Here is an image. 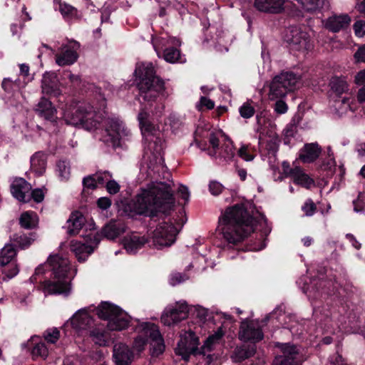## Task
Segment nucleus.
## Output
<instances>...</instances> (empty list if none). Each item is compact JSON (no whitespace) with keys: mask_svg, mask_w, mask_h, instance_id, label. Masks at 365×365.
Segmentation results:
<instances>
[{"mask_svg":"<svg viewBox=\"0 0 365 365\" xmlns=\"http://www.w3.org/2000/svg\"><path fill=\"white\" fill-rule=\"evenodd\" d=\"M255 352L256 348L254 345L237 347L233 351L232 359L235 362H241L252 356Z\"/></svg>","mask_w":365,"mask_h":365,"instance_id":"e433bc0d","label":"nucleus"},{"mask_svg":"<svg viewBox=\"0 0 365 365\" xmlns=\"http://www.w3.org/2000/svg\"><path fill=\"white\" fill-rule=\"evenodd\" d=\"M16 253V250L13 245H6L0 252V265L4 267L10 263L15 262Z\"/></svg>","mask_w":365,"mask_h":365,"instance_id":"4c0bfd02","label":"nucleus"},{"mask_svg":"<svg viewBox=\"0 0 365 365\" xmlns=\"http://www.w3.org/2000/svg\"><path fill=\"white\" fill-rule=\"evenodd\" d=\"M202 123L197 127L195 133V141L199 147H201L200 143L202 138H207V153L210 157L232 158L235 156V148L230 137L221 129L213 128L208 124Z\"/></svg>","mask_w":365,"mask_h":365,"instance_id":"39448f33","label":"nucleus"},{"mask_svg":"<svg viewBox=\"0 0 365 365\" xmlns=\"http://www.w3.org/2000/svg\"><path fill=\"white\" fill-rule=\"evenodd\" d=\"M47 120H50L51 122L55 121L58 117L56 116V109L52 106L51 102H48L47 101Z\"/></svg>","mask_w":365,"mask_h":365,"instance_id":"0e129e2a","label":"nucleus"},{"mask_svg":"<svg viewBox=\"0 0 365 365\" xmlns=\"http://www.w3.org/2000/svg\"><path fill=\"white\" fill-rule=\"evenodd\" d=\"M53 277H68L67 274L70 269V262L66 257L59 255H50L47 259Z\"/></svg>","mask_w":365,"mask_h":365,"instance_id":"412c9836","label":"nucleus"},{"mask_svg":"<svg viewBox=\"0 0 365 365\" xmlns=\"http://www.w3.org/2000/svg\"><path fill=\"white\" fill-rule=\"evenodd\" d=\"M89 245H86L76 240L70 242V250L75 255L78 262H84L88 257L93 252L94 247H96L100 242V236L98 233L93 235H90Z\"/></svg>","mask_w":365,"mask_h":365,"instance_id":"f3484780","label":"nucleus"},{"mask_svg":"<svg viewBox=\"0 0 365 365\" xmlns=\"http://www.w3.org/2000/svg\"><path fill=\"white\" fill-rule=\"evenodd\" d=\"M138 120L143 138V158L163 160V134L160 126L151 121V117L145 107L140 109Z\"/></svg>","mask_w":365,"mask_h":365,"instance_id":"20e7f679","label":"nucleus"},{"mask_svg":"<svg viewBox=\"0 0 365 365\" xmlns=\"http://www.w3.org/2000/svg\"><path fill=\"white\" fill-rule=\"evenodd\" d=\"M274 110L279 114L285 113L287 110V106L282 99L276 100Z\"/></svg>","mask_w":365,"mask_h":365,"instance_id":"69168bd1","label":"nucleus"},{"mask_svg":"<svg viewBox=\"0 0 365 365\" xmlns=\"http://www.w3.org/2000/svg\"><path fill=\"white\" fill-rule=\"evenodd\" d=\"M71 291V279L68 277H53L50 281H47V294L68 296Z\"/></svg>","mask_w":365,"mask_h":365,"instance_id":"4be33fe9","label":"nucleus"},{"mask_svg":"<svg viewBox=\"0 0 365 365\" xmlns=\"http://www.w3.org/2000/svg\"><path fill=\"white\" fill-rule=\"evenodd\" d=\"M154 49L159 58L170 63L182 62V56L178 48L181 46L179 38L171 36H161L153 38Z\"/></svg>","mask_w":365,"mask_h":365,"instance_id":"6e6552de","label":"nucleus"},{"mask_svg":"<svg viewBox=\"0 0 365 365\" xmlns=\"http://www.w3.org/2000/svg\"><path fill=\"white\" fill-rule=\"evenodd\" d=\"M281 84L287 92H291L300 86V78L292 72H282L277 76Z\"/></svg>","mask_w":365,"mask_h":365,"instance_id":"c756f323","label":"nucleus"},{"mask_svg":"<svg viewBox=\"0 0 365 365\" xmlns=\"http://www.w3.org/2000/svg\"><path fill=\"white\" fill-rule=\"evenodd\" d=\"M237 157L243 160H253L255 156L252 153L250 145H242L237 151Z\"/></svg>","mask_w":365,"mask_h":365,"instance_id":"de8ad7c7","label":"nucleus"},{"mask_svg":"<svg viewBox=\"0 0 365 365\" xmlns=\"http://www.w3.org/2000/svg\"><path fill=\"white\" fill-rule=\"evenodd\" d=\"M173 182H151L141 188L135 202V209L140 215L155 216L165 212L175 202Z\"/></svg>","mask_w":365,"mask_h":365,"instance_id":"f03ea898","label":"nucleus"},{"mask_svg":"<svg viewBox=\"0 0 365 365\" xmlns=\"http://www.w3.org/2000/svg\"><path fill=\"white\" fill-rule=\"evenodd\" d=\"M47 94L51 93L57 96L61 93L60 86L70 83L72 86L78 87L80 86L81 79L78 75L72 73L69 71H65L63 73L62 81L60 82L55 73H47Z\"/></svg>","mask_w":365,"mask_h":365,"instance_id":"4468645a","label":"nucleus"},{"mask_svg":"<svg viewBox=\"0 0 365 365\" xmlns=\"http://www.w3.org/2000/svg\"><path fill=\"white\" fill-rule=\"evenodd\" d=\"M113 358L116 365H130L133 354L123 343H117L113 346Z\"/></svg>","mask_w":365,"mask_h":365,"instance_id":"5701e85b","label":"nucleus"},{"mask_svg":"<svg viewBox=\"0 0 365 365\" xmlns=\"http://www.w3.org/2000/svg\"><path fill=\"white\" fill-rule=\"evenodd\" d=\"M209 190L212 195H218L223 190V186L220 182L213 180L209 184Z\"/></svg>","mask_w":365,"mask_h":365,"instance_id":"052dcab7","label":"nucleus"},{"mask_svg":"<svg viewBox=\"0 0 365 365\" xmlns=\"http://www.w3.org/2000/svg\"><path fill=\"white\" fill-rule=\"evenodd\" d=\"M91 336L93 337L95 343L101 346L104 345L106 342L105 331L101 330L100 329H94L91 331Z\"/></svg>","mask_w":365,"mask_h":365,"instance_id":"8fccbe9b","label":"nucleus"},{"mask_svg":"<svg viewBox=\"0 0 365 365\" xmlns=\"http://www.w3.org/2000/svg\"><path fill=\"white\" fill-rule=\"evenodd\" d=\"M55 9H58L67 21L79 19L81 14L73 6L65 2H55Z\"/></svg>","mask_w":365,"mask_h":365,"instance_id":"2f4dec72","label":"nucleus"},{"mask_svg":"<svg viewBox=\"0 0 365 365\" xmlns=\"http://www.w3.org/2000/svg\"><path fill=\"white\" fill-rule=\"evenodd\" d=\"M126 227L120 220H111L102 229V235L108 240H114L125 232Z\"/></svg>","mask_w":365,"mask_h":365,"instance_id":"393cba45","label":"nucleus"},{"mask_svg":"<svg viewBox=\"0 0 365 365\" xmlns=\"http://www.w3.org/2000/svg\"><path fill=\"white\" fill-rule=\"evenodd\" d=\"M354 30L356 36L363 37L365 36V21L363 20L356 21L354 24Z\"/></svg>","mask_w":365,"mask_h":365,"instance_id":"13d9d810","label":"nucleus"},{"mask_svg":"<svg viewBox=\"0 0 365 365\" xmlns=\"http://www.w3.org/2000/svg\"><path fill=\"white\" fill-rule=\"evenodd\" d=\"M19 272V268L17 264L15 262L10 263V268L9 269H5L3 270V273L4 274V277H3L4 280H7L12 279Z\"/></svg>","mask_w":365,"mask_h":365,"instance_id":"3c124183","label":"nucleus"},{"mask_svg":"<svg viewBox=\"0 0 365 365\" xmlns=\"http://www.w3.org/2000/svg\"><path fill=\"white\" fill-rule=\"evenodd\" d=\"M187 276L185 274L182 273H174L170 276V282L173 286H175L178 284H180L182 282H185L187 279Z\"/></svg>","mask_w":365,"mask_h":365,"instance_id":"bf43d9fd","label":"nucleus"},{"mask_svg":"<svg viewBox=\"0 0 365 365\" xmlns=\"http://www.w3.org/2000/svg\"><path fill=\"white\" fill-rule=\"evenodd\" d=\"M123 242L128 252L135 253L148 242V239L145 235L133 232L125 236Z\"/></svg>","mask_w":365,"mask_h":365,"instance_id":"b1692460","label":"nucleus"},{"mask_svg":"<svg viewBox=\"0 0 365 365\" xmlns=\"http://www.w3.org/2000/svg\"><path fill=\"white\" fill-rule=\"evenodd\" d=\"M60 337V331L57 328H53L47 333V343L54 344Z\"/></svg>","mask_w":365,"mask_h":365,"instance_id":"e2e57ef3","label":"nucleus"},{"mask_svg":"<svg viewBox=\"0 0 365 365\" xmlns=\"http://www.w3.org/2000/svg\"><path fill=\"white\" fill-rule=\"evenodd\" d=\"M128 317L120 310L114 317L110 318V322L107 323V327L112 331H120L128 327Z\"/></svg>","mask_w":365,"mask_h":365,"instance_id":"f704fd0d","label":"nucleus"},{"mask_svg":"<svg viewBox=\"0 0 365 365\" xmlns=\"http://www.w3.org/2000/svg\"><path fill=\"white\" fill-rule=\"evenodd\" d=\"M15 240L21 249H25L31 244V242L34 241V239L31 237L23 235L17 236Z\"/></svg>","mask_w":365,"mask_h":365,"instance_id":"864d4df0","label":"nucleus"},{"mask_svg":"<svg viewBox=\"0 0 365 365\" xmlns=\"http://www.w3.org/2000/svg\"><path fill=\"white\" fill-rule=\"evenodd\" d=\"M257 130L260 133L259 143H263L262 135H266L270 138V148L272 150L273 155L276 152L277 145L279 141V136L277 133V126L270 116L269 113L266 111H262L257 115Z\"/></svg>","mask_w":365,"mask_h":365,"instance_id":"9d476101","label":"nucleus"},{"mask_svg":"<svg viewBox=\"0 0 365 365\" xmlns=\"http://www.w3.org/2000/svg\"><path fill=\"white\" fill-rule=\"evenodd\" d=\"M297 133V125L294 122V119L289 123L283 130V140L284 144L289 145L292 143V140L294 138Z\"/></svg>","mask_w":365,"mask_h":365,"instance_id":"a18cd8bd","label":"nucleus"},{"mask_svg":"<svg viewBox=\"0 0 365 365\" xmlns=\"http://www.w3.org/2000/svg\"><path fill=\"white\" fill-rule=\"evenodd\" d=\"M239 111L242 118H250L254 115L255 108L249 102H246L240 107Z\"/></svg>","mask_w":365,"mask_h":365,"instance_id":"09e8293b","label":"nucleus"},{"mask_svg":"<svg viewBox=\"0 0 365 365\" xmlns=\"http://www.w3.org/2000/svg\"><path fill=\"white\" fill-rule=\"evenodd\" d=\"M289 4V0H255L253 5L259 12L279 14L284 12Z\"/></svg>","mask_w":365,"mask_h":365,"instance_id":"6ab92c4d","label":"nucleus"},{"mask_svg":"<svg viewBox=\"0 0 365 365\" xmlns=\"http://www.w3.org/2000/svg\"><path fill=\"white\" fill-rule=\"evenodd\" d=\"M302 209L307 216H312L316 212L317 206L312 200L309 199L305 202Z\"/></svg>","mask_w":365,"mask_h":365,"instance_id":"6e6d98bb","label":"nucleus"},{"mask_svg":"<svg viewBox=\"0 0 365 365\" xmlns=\"http://www.w3.org/2000/svg\"><path fill=\"white\" fill-rule=\"evenodd\" d=\"M38 203L41 202L44 199V192L41 189L36 188L31 190V200Z\"/></svg>","mask_w":365,"mask_h":365,"instance_id":"680f3d73","label":"nucleus"},{"mask_svg":"<svg viewBox=\"0 0 365 365\" xmlns=\"http://www.w3.org/2000/svg\"><path fill=\"white\" fill-rule=\"evenodd\" d=\"M331 91L339 98L335 101V108L339 115L354 112L358 107L354 95L349 93V85L344 77H333L329 83Z\"/></svg>","mask_w":365,"mask_h":365,"instance_id":"0eeeda50","label":"nucleus"},{"mask_svg":"<svg viewBox=\"0 0 365 365\" xmlns=\"http://www.w3.org/2000/svg\"><path fill=\"white\" fill-rule=\"evenodd\" d=\"M138 329L140 331V335L135 338L133 343V349L137 353H140L144 349L148 341V339H145V337L149 338V336H146L143 334L141 324L139 326Z\"/></svg>","mask_w":365,"mask_h":365,"instance_id":"49530a36","label":"nucleus"},{"mask_svg":"<svg viewBox=\"0 0 365 365\" xmlns=\"http://www.w3.org/2000/svg\"><path fill=\"white\" fill-rule=\"evenodd\" d=\"M256 220L242 204L227 207L219 219L218 229L229 243L237 244L254 232Z\"/></svg>","mask_w":365,"mask_h":365,"instance_id":"7ed1b4c3","label":"nucleus"},{"mask_svg":"<svg viewBox=\"0 0 365 365\" xmlns=\"http://www.w3.org/2000/svg\"><path fill=\"white\" fill-rule=\"evenodd\" d=\"M138 78L140 98L148 102L150 107L156 99L163 95L164 83L157 76L152 63H140L135 71Z\"/></svg>","mask_w":365,"mask_h":365,"instance_id":"423d86ee","label":"nucleus"},{"mask_svg":"<svg viewBox=\"0 0 365 365\" xmlns=\"http://www.w3.org/2000/svg\"><path fill=\"white\" fill-rule=\"evenodd\" d=\"M354 82L358 86L365 84V69L359 71L354 78Z\"/></svg>","mask_w":365,"mask_h":365,"instance_id":"774afa93","label":"nucleus"},{"mask_svg":"<svg viewBox=\"0 0 365 365\" xmlns=\"http://www.w3.org/2000/svg\"><path fill=\"white\" fill-rule=\"evenodd\" d=\"M45 270V267L43 264L39 265L30 279L31 282L36 284L39 283L41 284V289L43 292H46V285L44 284L46 282Z\"/></svg>","mask_w":365,"mask_h":365,"instance_id":"79ce46f5","label":"nucleus"},{"mask_svg":"<svg viewBox=\"0 0 365 365\" xmlns=\"http://www.w3.org/2000/svg\"><path fill=\"white\" fill-rule=\"evenodd\" d=\"M121 309L112 304L108 302H102L96 309V314L98 316L103 319L110 322V318L114 317L115 315L119 313Z\"/></svg>","mask_w":365,"mask_h":365,"instance_id":"72a5a7b5","label":"nucleus"},{"mask_svg":"<svg viewBox=\"0 0 365 365\" xmlns=\"http://www.w3.org/2000/svg\"><path fill=\"white\" fill-rule=\"evenodd\" d=\"M233 36L229 32H222V34L218 35L217 39V50L222 51H227L228 46L232 42Z\"/></svg>","mask_w":365,"mask_h":365,"instance_id":"ea45409f","label":"nucleus"},{"mask_svg":"<svg viewBox=\"0 0 365 365\" xmlns=\"http://www.w3.org/2000/svg\"><path fill=\"white\" fill-rule=\"evenodd\" d=\"M283 355L275 358L274 365H295L294 359L298 354L297 347L294 345H282Z\"/></svg>","mask_w":365,"mask_h":365,"instance_id":"cd10ccee","label":"nucleus"},{"mask_svg":"<svg viewBox=\"0 0 365 365\" xmlns=\"http://www.w3.org/2000/svg\"><path fill=\"white\" fill-rule=\"evenodd\" d=\"M354 58L358 62H365V45L359 48L354 54Z\"/></svg>","mask_w":365,"mask_h":365,"instance_id":"338daca9","label":"nucleus"},{"mask_svg":"<svg viewBox=\"0 0 365 365\" xmlns=\"http://www.w3.org/2000/svg\"><path fill=\"white\" fill-rule=\"evenodd\" d=\"M178 233V229L172 223L159 224L153 232V246L157 249L170 246L175 241Z\"/></svg>","mask_w":365,"mask_h":365,"instance_id":"f8f14e48","label":"nucleus"},{"mask_svg":"<svg viewBox=\"0 0 365 365\" xmlns=\"http://www.w3.org/2000/svg\"><path fill=\"white\" fill-rule=\"evenodd\" d=\"M106 107V99L101 96L96 108L87 102L73 101L66 106L62 117L67 124L81 126L91 132L102 126L103 129L99 140L113 148L125 149L127 143L133 140V132L118 116L108 115Z\"/></svg>","mask_w":365,"mask_h":365,"instance_id":"f257e3e1","label":"nucleus"},{"mask_svg":"<svg viewBox=\"0 0 365 365\" xmlns=\"http://www.w3.org/2000/svg\"><path fill=\"white\" fill-rule=\"evenodd\" d=\"M71 325L78 329H84L92 323V319L86 310H79L71 319Z\"/></svg>","mask_w":365,"mask_h":365,"instance_id":"473e14b6","label":"nucleus"},{"mask_svg":"<svg viewBox=\"0 0 365 365\" xmlns=\"http://www.w3.org/2000/svg\"><path fill=\"white\" fill-rule=\"evenodd\" d=\"M187 315V304L185 302H178L165 309L161 316V322L166 326H172L185 319Z\"/></svg>","mask_w":365,"mask_h":365,"instance_id":"2eb2a0df","label":"nucleus"},{"mask_svg":"<svg viewBox=\"0 0 365 365\" xmlns=\"http://www.w3.org/2000/svg\"><path fill=\"white\" fill-rule=\"evenodd\" d=\"M322 148L317 143H306L299 153V160H317L320 157Z\"/></svg>","mask_w":365,"mask_h":365,"instance_id":"7c9ffc66","label":"nucleus"},{"mask_svg":"<svg viewBox=\"0 0 365 365\" xmlns=\"http://www.w3.org/2000/svg\"><path fill=\"white\" fill-rule=\"evenodd\" d=\"M294 180L297 184L304 186L306 188H309L314 185V180L310 178L307 174L304 173L300 168H297L295 174L293 175Z\"/></svg>","mask_w":365,"mask_h":365,"instance_id":"a19ab883","label":"nucleus"},{"mask_svg":"<svg viewBox=\"0 0 365 365\" xmlns=\"http://www.w3.org/2000/svg\"><path fill=\"white\" fill-rule=\"evenodd\" d=\"M351 23V18L347 14L334 15L327 19L324 26L332 32H338L346 29Z\"/></svg>","mask_w":365,"mask_h":365,"instance_id":"a878e982","label":"nucleus"},{"mask_svg":"<svg viewBox=\"0 0 365 365\" xmlns=\"http://www.w3.org/2000/svg\"><path fill=\"white\" fill-rule=\"evenodd\" d=\"M170 127L174 133H178L181 126L183 125L182 120L175 114H171L169 117Z\"/></svg>","mask_w":365,"mask_h":365,"instance_id":"603ef678","label":"nucleus"},{"mask_svg":"<svg viewBox=\"0 0 365 365\" xmlns=\"http://www.w3.org/2000/svg\"><path fill=\"white\" fill-rule=\"evenodd\" d=\"M45 340L39 336H31L26 343L22 344V348H26L31 350V354L34 359L41 356H43V354L46 349Z\"/></svg>","mask_w":365,"mask_h":365,"instance_id":"bb28decb","label":"nucleus"},{"mask_svg":"<svg viewBox=\"0 0 365 365\" xmlns=\"http://www.w3.org/2000/svg\"><path fill=\"white\" fill-rule=\"evenodd\" d=\"M57 167L59 170L60 175L63 178H68L70 175V165L67 161H58Z\"/></svg>","mask_w":365,"mask_h":365,"instance_id":"5fc2aeb1","label":"nucleus"},{"mask_svg":"<svg viewBox=\"0 0 365 365\" xmlns=\"http://www.w3.org/2000/svg\"><path fill=\"white\" fill-rule=\"evenodd\" d=\"M283 38L292 50L304 52L313 47L308 33L297 26H291L285 29Z\"/></svg>","mask_w":365,"mask_h":365,"instance_id":"1a4fd4ad","label":"nucleus"},{"mask_svg":"<svg viewBox=\"0 0 365 365\" xmlns=\"http://www.w3.org/2000/svg\"><path fill=\"white\" fill-rule=\"evenodd\" d=\"M141 327L143 334L146 336H149V339L151 340V354L153 356H158L165 350V345L163 339L158 330V328L154 324L150 323H143Z\"/></svg>","mask_w":365,"mask_h":365,"instance_id":"dca6fc26","label":"nucleus"},{"mask_svg":"<svg viewBox=\"0 0 365 365\" xmlns=\"http://www.w3.org/2000/svg\"><path fill=\"white\" fill-rule=\"evenodd\" d=\"M215 106V103L210 99L202 96L200 101L197 103L196 107L199 110H202L203 107L207 109H212Z\"/></svg>","mask_w":365,"mask_h":365,"instance_id":"4d7b16f0","label":"nucleus"},{"mask_svg":"<svg viewBox=\"0 0 365 365\" xmlns=\"http://www.w3.org/2000/svg\"><path fill=\"white\" fill-rule=\"evenodd\" d=\"M263 333L259 324L255 321H245L240 324L239 339L244 341L257 342L262 340Z\"/></svg>","mask_w":365,"mask_h":365,"instance_id":"a211bd4d","label":"nucleus"},{"mask_svg":"<svg viewBox=\"0 0 365 365\" xmlns=\"http://www.w3.org/2000/svg\"><path fill=\"white\" fill-rule=\"evenodd\" d=\"M199 339L195 333L192 331H185L180 335V339L178 342L175 352L177 355L181 356L185 361H188L191 354L198 355L201 353V347L198 348Z\"/></svg>","mask_w":365,"mask_h":365,"instance_id":"9b49d317","label":"nucleus"},{"mask_svg":"<svg viewBox=\"0 0 365 365\" xmlns=\"http://www.w3.org/2000/svg\"><path fill=\"white\" fill-rule=\"evenodd\" d=\"M19 222L21 227L25 229H32L38 223L37 215L32 211L24 212L19 218Z\"/></svg>","mask_w":365,"mask_h":365,"instance_id":"58836bf2","label":"nucleus"},{"mask_svg":"<svg viewBox=\"0 0 365 365\" xmlns=\"http://www.w3.org/2000/svg\"><path fill=\"white\" fill-rule=\"evenodd\" d=\"M80 43L74 40L68 41L63 44L55 53V61L59 66H67L74 64L78 57Z\"/></svg>","mask_w":365,"mask_h":365,"instance_id":"ddd939ff","label":"nucleus"},{"mask_svg":"<svg viewBox=\"0 0 365 365\" xmlns=\"http://www.w3.org/2000/svg\"><path fill=\"white\" fill-rule=\"evenodd\" d=\"M223 335L224 332L222 331V328L220 327L215 334H212L207 339L204 345L201 346V353L205 355L207 351H210L211 350L212 345L220 340Z\"/></svg>","mask_w":365,"mask_h":365,"instance_id":"37998d69","label":"nucleus"},{"mask_svg":"<svg viewBox=\"0 0 365 365\" xmlns=\"http://www.w3.org/2000/svg\"><path fill=\"white\" fill-rule=\"evenodd\" d=\"M31 184L22 178H16L11 185V192L14 197L24 203L31 200Z\"/></svg>","mask_w":365,"mask_h":365,"instance_id":"aec40b11","label":"nucleus"},{"mask_svg":"<svg viewBox=\"0 0 365 365\" xmlns=\"http://www.w3.org/2000/svg\"><path fill=\"white\" fill-rule=\"evenodd\" d=\"M307 11L313 12L321 9L324 0H296Z\"/></svg>","mask_w":365,"mask_h":365,"instance_id":"c03bdc74","label":"nucleus"},{"mask_svg":"<svg viewBox=\"0 0 365 365\" xmlns=\"http://www.w3.org/2000/svg\"><path fill=\"white\" fill-rule=\"evenodd\" d=\"M288 93L287 91L281 84L277 76H276L269 86L268 93L269 98L272 101L282 99Z\"/></svg>","mask_w":365,"mask_h":365,"instance_id":"c9c22d12","label":"nucleus"},{"mask_svg":"<svg viewBox=\"0 0 365 365\" xmlns=\"http://www.w3.org/2000/svg\"><path fill=\"white\" fill-rule=\"evenodd\" d=\"M84 223L85 218L81 212H72L66 222L67 234L70 236L78 235Z\"/></svg>","mask_w":365,"mask_h":365,"instance_id":"c85d7f7f","label":"nucleus"}]
</instances>
